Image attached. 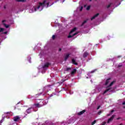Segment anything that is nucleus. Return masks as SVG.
Returning a JSON list of instances; mask_svg holds the SVG:
<instances>
[{"label":"nucleus","instance_id":"1","mask_svg":"<svg viewBox=\"0 0 125 125\" xmlns=\"http://www.w3.org/2000/svg\"><path fill=\"white\" fill-rule=\"evenodd\" d=\"M116 83V81H113V82H112L109 84V85L107 86L108 88L106 89L105 91H104L103 94H105V93H107L108 91H109V92H111V91H112V87H110L112 86V85H113L114 83Z\"/></svg>","mask_w":125,"mask_h":125},{"label":"nucleus","instance_id":"2","mask_svg":"<svg viewBox=\"0 0 125 125\" xmlns=\"http://www.w3.org/2000/svg\"><path fill=\"white\" fill-rule=\"evenodd\" d=\"M49 89V86H45L43 88V90L44 92H45L44 94H43V95H46V92H48V90Z\"/></svg>","mask_w":125,"mask_h":125},{"label":"nucleus","instance_id":"3","mask_svg":"<svg viewBox=\"0 0 125 125\" xmlns=\"http://www.w3.org/2000/svg\"><path fill=\"white\" fill-rule=\"evenodd\" d=\"M45 2H46V0H44L43 2H39V5L37 7V9H40V7L42 6V5H44L45 4Z\"/></svg>","mask_w":125,"mask_h":125},{"label":"nucleus","instance_id":"4","mask_svg":"<svg viewBox=\"0 0 125 125\" xmlns=\"http://www.w3.org/2000/svg\"><path fill=\"white\" fill-rule=\"evenodd\" d=\"M4 30V28H0V33H1V37L2 36V35H6L7 34V31L3 32V30Z\"/></svg>","mask_w":125,"mask_h":125},{"label":"nucleus","instance_id":"5","mask_svg":"<svg viewBox=\"0 0 125 125\" xmlns=\"http://www.w3.org/2000/svg\"><path fill=\"white\" fill-rule=\"evenodd\" d=\"M49 65H50V63L49 62H46L42 66V68L43 69H45V68H48Z\"/></svg>","mask_w":125,"mask_h":125},{"label":"nucleus","instance_id":"6","mask_svg":"<svg viewBox=\"0 0 125 125\" xmlns=\"http://www.w3.org/2000/svg\"><path fill=\"white\" fill-rule=\"evenodd\" d=\"M4 22H6V20H3L2 21V23L3 25L5 27H6L7 29V28H9V25H7L4 23Z\"/></svg>","mask_w":125,"mask_h":125},{"label":"nucleus","instance_id":"7","mask_svg":"<svg viewBox=\"0 0 125 125\" xmlns=\"http://www.w3.org/2000/svg\"><path fill=\"white\" fill-rule=\"evenodd\" d=\"M86 110H85V109H84V110L78 112V116H81V115L84 114L85 112H86Z\"/></svg>","mask_w":125,"mask_h":125},{"label":"nucleus","instance_id":"8","mask_svg":"<svg viewBox=\"0 0 125 125\" xmlns=\"http://www.w3.org/2000/svg\"><path fill=\"white\" fill-rule=\"evenodd\" d=\"M77 73V69H74L70 73L71 76H74L75 74Z\"/></svg>","mask_w":125,"mask_h":125},{"label":"nucleus","instance_id":"9","mask_svg":"<svg viewBox=\"0 0 125 125\" xmlns=\"http://www.w3.org/2000/svg\"><path fill=\"white\" fill-rule=\"evenodd\" d=\"M19 120H20V117L18 116L14 117V122H18Z\"/></svg>","mask_w":125,"mask_h":125},{"label":"nucleus","instance_id":"10","mask_svg":"<svg viewBox=\"0 0 125 125\" xmlns=\"http://www.w3.org/2000/svg\"><path fill=\"white\" fill-rule=\"evenodd\" d=\"M114 118H115V115H112L111 117L108 120L107 124H109L110 122H111V121H113V120H114Z\"/></svg>","mask_w":125,"mask_h":125},{"label":"nucleus","instance_id":"11","mask_svg":"<svg viewBox=\"0 0 125 125\" xmlns=\"http://www.w3.org/2000/svg\"><path fill=\"white\" fill-rule=\"evenodd\" d=\"M99 15V13L96 14V15H95L94 16H93L91 18V20L92 21V20H93V19H95V18H96V17H98Z\"/></svg>","mask_w":125,"mask_h":125},{"label":"nucleus","instance_id":"12","mask_svg":"<svg viewBox=\"0 0 125 125\" xmlns=\"http://www.w3.org/2000/svg\"><path fill=\"white\" fill-rule=\"evenodd\" d=\"M32 108H33V107H32L28 108L26 110V113H27V114H30V113L32 112L31 111V110H32Z\"/></svg>","mask_w":125,"mask_h":125},{"label":"nucleus","instance_id":"13","mask_svg":"<svg viewBox=\"0 0 125 125\" xmlns=\"http://www.w3.org/2000/svg\"><path fill=\"white\" fill-rule=\"evenodd\" d=\"M34 106H36V107H37V108H41V107H42V105H41L39 103L34 104Z\"/></svg>","mask_w":125,"mask_h":125},{"label":"nucleus","instance_id":"14","mask_svg":"<svg viewBox=\"0 0 125 125\" xmlns=\"http://www.w3.org/2000/svg\"><path fill=\"white\" fill-rule=\"evenodd\" d=\"M88 55V53L85 52L83 54V57L84 58H85V57H87V56Z\"/></svg>","mask_w":125,"mask_h":125},{"label":"nucleus","instance_id":"15","mask_svg":"<svg viewBox=\"0 0 125 125\" xmlns=\"http://www.w3.org/2000/svg\"><path fill=\"white\" fill-rule=\"evenodd\" d=\"M72 63L74 65H78V63L76 62V60H75V59H74L72 60Z\"/></svg>","mask_w":125,"mask_h":125},{"label":"nucleus","instance_id":"16","mask_svg":"<svg viewBox=\"0 0 125 125\" xmlns=\"http://www.w3.org/2000/svg\"><path fill=\"white\" fill-rule=\"evenodd\" d=\"M110 81H111V78H108L106 80L105 82V85H107V84L110 83Z\"/></svg>","mask_w":125,"mask_h":125},{"label":"nucleus","instance_id":"17","mask_svg":"<svg viewBox=\"0 0 125 125\" xmlns=\"http://www.w3.org/2000/svg\"><path fill=\"white\" fill-rule=\"evenodd\" d=\"M87 20L84 21L82 22V24L80 25L81 27H83V25H84L85 24V23H87Z\"/></svg>","mask_w":125,"mask_h":125},{"label":"nucleus","instance_id":"18","mask_svg":"<svg viewBox=\"0 0 125 125\" xmlns=\"http://www.w3.org/2000/svg\"><path fill=\"white\" fill-rule=\"evenodd\" d=\"M69 56H70V54H66V55L64 57L65 61H67V59H68V58H69Z\"/></svg>","mask_w":125,"mask_h":125},{"label":"nucleus","instance_id":"19","mask_svg":"<svg viewBox=\"0 0 125 125\" xmlns=\"http://www.w3.org/2000/svg\"><path fill=\"white\" fill-rule=\"evenodd\" d=\"M17 2H25L26 0H15Z\"/></svg>","mask_w":125,"mask_h":125},{"label":"nucleus","instance_id":"20","mask_svg":"<svg viewBox=\"0 0 125 125\" xmlns=\"http://www.w3.org/2000/svg\"><path fill=\"white\" fill-rule=\"evenodd\" d=\"M77 30V28L74 27L71 31H70V34H72L73 32H75Z\"/></svg>","mask_w":125,"mask_h":125},{"label":"nucleus","instance_id":"21","mask_svg":"<svg viewBox=\"0 0 125 125\" xmlns=\"http://www.w3.org/2000/svg\"><path fill=\"white\" fill-rule=\"evenodd\" d=\"M96 124V120H94L92 123L91 125H95Z\"/></svg>","mask_w":125,"mask_h":125},{"label":"nucleus","instance_id":"22","mask_svg":"<svg viewBox=\"0 0 125 125\" xmlns=\"http://www.w3.org/2000/svg\"><path fill=\"white\" fill-rule=\"evenodd\" d=\"M111 5H112V3H110L109 5L107 6V8L111 7Z\"/></svg>","mask_w":125,"mask_h":125},{"label":"nucleus","instance_id":"23","mask_svg":"<svg viewBox=\"0 0 125 125\" xmlns=\"http://www.w3.org/2000/svg\"><path fill=\"white\" fill-rule=\"evenodd\" d=\"M71 67H67L66 69V71H70V70H71Z\"/></svg>","mask_w":125,"mask_h":125},{"label":"nucleus","instance_id":"24","mask_svg":"<svg viewBox=\"0 0 125 125\" xmlns=\"http://www.w3.org/2000/svg\"><path fill=\"white\" fill-rule=\"evenodd\" d=\"M90 9V6H88L86 8V10H89Z\"/></svg>","mask_w":125,"mask_h":125},{"label":"nucleus","instance_id":"25","mask_svg":"<svg viewBox=\"0 0 125 125\" xmlns=\"http://www.w3.org/2000/svg\"><path fill=\"white\" fill-rule=\"evenodd\" d=\"M65 81H66V80L62 79L61 82V83H64V82H65Z\"/></svg>","mask_w":125,"mask_h":125},{"label":"nucleus","instance_id":"26","mask_svg":"<svg viewBox=\"0 0 125 125\" xmlns=\"http://www.w3.org/2000/svg\"><path fill=\"white\" fill-rule=\"evenodd\" d=\"M55 38H56L55 35H53L52 39V40H55Z\"/></svg>","mask_w":125,"mask_h":125},{"label":"nucleus","instance_id":"27","mask_svg":"<svg viewBox=\"0 0 125 125\" xmlns=\"http://www.w3.org/2000/svg\"><path fill=\"white\" fill-rule=\"evenodd\" d=\"M72 37H73V35L72 36V35H69L68 36V39H70V38H72Z\"/></svg>","mask_w":125,"mask_h":125},{"label":"nucleus","instance_id":"28","mask_svg":"<svg viewBox=\"0 0 125 125\" xmlns=\"http://www.w3.org/2000/svg\"><path fill=\"white\" fill-rule=\"evenodd\" d=\"M83 6H81V7H80V11H82V10H83Z\"/></svg>","mask_w":125,"mask_h":125},{"label":"nucleus","instance_id":"29","mask_svg":"<svg viewBox=\"0 0 125 125\" xmlns=\"http://www.w3.org/2000/svg\"><path fill=\"white\" fill-rule=\"evenodd\" d=\"M41 94H42V93H41L40 94H36V96L37 97H38V96H40V95H41Z\"/></svg>","mask_w":125,"mask_h":125},{"label":"nucleus","instance_id":"30","mask_svg":"<svg viewBox=\"0 0 125 125\" xmlns=\"http://www.w3.org/2000/svg\"><path fill=\"white\" fill-rule=\"evenodd\" d=\"M100 107H101V106L99 105V106H98V107L97 108V110H99V109H100Z\"/></svg>","mask_w":125,"mask_h":125},{"label":"nucleus","instance_id":"31","mask_svg":"<svg viewBox=\"0 0 125 125\" xmlns=\"http://www.w3.org/2000/svg\"><path fill=\"white\" fill-rule=\"evenodd\" d=\"M47 7H48V5H49V2L46 3Z\"/></svg>","mask_w":125,"mask_h":125},{"label":"nucleus","instance_id":"32","mask_svg":"<svg viewBox=\"0 0 125 125\" xmlns=\"http://www.w3.org/2000/svg\"><path fill=\"white\" fill-rule=\"evenodd\" d=\"M102 113V111L101 110H100V111L99 112V115H100Z\"/></svg>","mask_w":125,"mask_h":125},{"label":"nucleus","instance_id":"33","mask_svg":"<svg viewBox=\"0 0 125 125\" xmlns=\"http://www.w3.org/2000/svg\"><path fill=\"white\" fill-rule=\"evenodd\" d=\"M77 34H78V33H74V34L73 35V36H76V35H77Z\"/></svg>","mask_w":125,"mask_h":125},{"label":"nucleus","instance_id":"34","mask_svg":"<svg viewBox=\"0 0 125 125\" xmlns=\"http://www.w3.org/2000/svg\"><path fill=\"white\" fill-rule=\"evenodd\" d=\"M3 119H4V118H3V119H2V120L0 121V124H1V123H2V122H3Z\"/></svg>","mask_w":125,"mask_h":125},{"label":"nucleus","instance_id":"35","mask_svg":"<svg viewBox=\"0 0 125 125\" xmlns=\"http://www.w3.org/2000/svg\"><path fill=\"white\" fill-rule=\"evenodd\" d=\"M61 50H62V49L61 48L59 49V51H61Z\"/></svg>","mask_w":125,"mask_h":125},{"label":"nucleus","instance_id":"36","mask_svg":"<svg viewBox=\"0 0 125 125\" xmlns=\"http://www.w3.org/2000/svg\"><path fill=\"white\" fill-rule=\"evenodd\" d=\"M123 105H125V102H124L123 103H122Z\"/></svg>","mask_w":125,"mask_h":125},{"label":"nucleus","instance_id":"37","mask_svg":"<svg viewBox=\"0 0 125 125\" xmlns=\"http://www.w3.org/2000/svg\"><path fill=\"white\" fill-rule=\"evenodd\" d=\"M34 10H35V11H37V8H35Z\"/></svg>","mask_w":125,"mask_h":125},{"label":"nucleus","instance_id":"38","mask_svg":"<svg viewBox=\"0 0 125 125\" xmlns=\"http://www.w3.org/2000/svg\"><path fill=\"white\" fill-rule=\"evenodd\" d=\"M52 96H53L52 94H51V95H50V97H52Z\"/></svg>","mask_w":125,"mask_h":125},{"label":"nucleus","instance_id":"39","mask_svg":"<svg viewBox=\"0 0 125 125\" xmlns=\"http://www.w3.org/2000/svg\"><path fill=\"white\" fill-rule=\"evenodd\" d=\"M4 9H5L6 8V7H5V6H4Z\"/></svg>","mask_w":125,"mask_h":125},{"label":"nucleus","instance_id":"40","mask_svg":"<svg viewBox=\"0 0 125 125\" xmlns=\"http://www.w3.org/2000/svg\"><path fill=\"white\" fill-rule=\"evenodd\" d=\"M91 73H94V71H91Z\"/></svg>","mask_w":125,"mask_h":125},{"label":"nucleus","instance_id":"41","mask_svg":"<svg viewBox=\"0 0 125 125\" xmlns=\"http://www.w3.org/2000/svg\"><path fill=\"white\" fill-rule=\"evenodd\" d=\"M114 112V110H111V113H113Z\"/></svg>","mask_w":125,"mask_h":125},{"label":"nucleus","instance_id":"42","mask_svg":"<svg viewBox=\"0 0 125 125\" xmlns=\"http://www.w3.org/2000/svg\"><path fill=\"white\" fill-rule=\"evenodd\" d=\"M117 120H120V118H117Z\"/></svg>","mask_w":125,"mask_h":125},{"label":"nucleus","instance_id":"43","mask_svg":"<svg viewBox=\"0 0 125 125\" xmlns=\"http://www.w3.org/2000/svg\"><path fill=\"white\" fill-rule=\"evenodd\" d=\"M86 6V5H84V7H85Z\"/></svg>","mask_w":125,"mask_h":125},{"label":"nucleus","instance_id":"44","mask_svg":"<svg viewBox=\"0 0 125 125\" xmlns=\"http://www.w3.org/2000/svg\"><path fill=\"white\" fill-rule=\"evenodd\" d=\"M107 116H108V117H109V116H110V114H108Z\"/></svg>","mask_w":125,"mask_h":125},{"label":"nucleus","instance_id":"45","mask_svg":"<svg viewBox=\"0 0 125 125\" xmlns=\"http://www.w3.org/2000/svg\"><path fill=\"white\" fill-rule=\"evenodd\" d=\"M91 0H89L90 1H91Z\"/></svg>","mask_w":125,"mask_h":125}]
</instances>
